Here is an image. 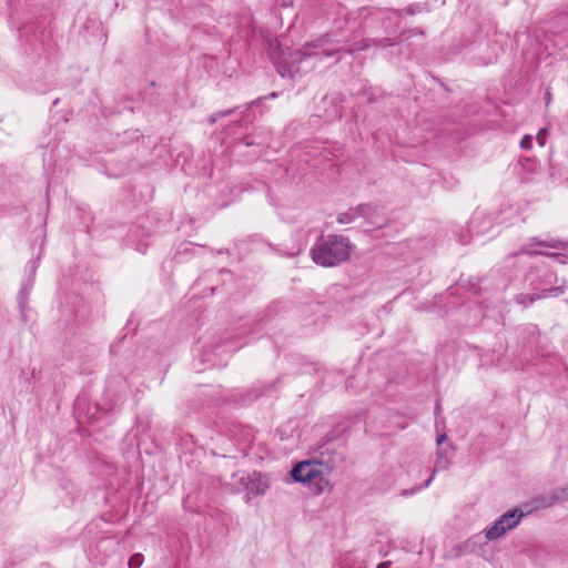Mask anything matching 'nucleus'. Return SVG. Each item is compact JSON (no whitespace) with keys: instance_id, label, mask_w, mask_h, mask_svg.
I'll list each match as a JSON object with an SVG mask.
<instances>
[{"instance_id":"obj_1","label":"nucleus","mask_w":568,"mask_h":568,"mask_svg":"<svg viewBox=\"0 0 568 568\" xmlns=\"http://www.w3.org/2000/svg\"><path fill=\"white\" fill-rule=\"evenodd\" d=\"M325 42H328L327 36H322L316 40L308 41L297 50L281 49L280 44L275 42L271 43L270 47L273 51L272 61L276 68L277 73L282 78H294L298 73V65L307 58L312 57L313 50L322 48Z\"/></svg>"},{"instance_id":"obj_2","label":"nucleus","mask_w":568,"mask_h":568,"mask_svg":"<svg viewBox=\"0 0 568 568\" xmlns=\"http://www.w3.org/2000/svg\"><path fill=\"white\" fill-rule=\"evenodd\" d=\"M354 245L348 237L329 234L322 236L311 248L313 261L323 267H333L349 260Z\"/></svg>"},{"instance_id":"obj_3","label":"nucleus","mask_w":568,"mask_h":568,"mask_svg":"<svg viewBox=\"0 0 568 568\" xmlns=\"http://www.w3.org/2000/svg\"><path fill=\"white\" fill-rule=\"evenodd\" d=\"M322 463L316 460H303L295 464L291 470L292 479L296 483L310 484L316 479L317 493H322L321 483L327 485L328 483L323 478V474L320 470Z\"/></svg>"},{"instance_id":"obj_4","label":"nucleus","mask_w":568,"mask_h":568,"mask_svg":"<svg viewBox=\"0 0 568 568\" xmlns=\"http://www.w3.org/2000/svg\"><path fill=\"white\" fill-rule=\"evenodd\" d=\"M524 513L520 508H514L503 514L491 527L486 529L485 536L488 540H496L504 536L507 531L514 529L521 518Z\"/></svg>"},{"instance_id":"obj_5","label":"nucleus","mask_w":568,"mask_h":568,"mask_svg":"<svg viewBox=\"0 0 568 568\" xmlns=\"http://www.w3.org/2000/svg\"><path fill=\"white\" fill-rule=\"evenodd\" d=\"M240 485L245 490V501L250 503L251 499L262 496L270 487L268 479L261 471H252L243 475L239 479Z\"/></svg>"},{"instance_id":"obj_6","label":"nucleus","mask_w":568,"mask_h":568,"mask_svg":"<svg viewBox=\"0 0 568 568\" xmlns=\"http://www.w3.org/2000/svg\"><path fill=\"white\" fill-rule=\"evenodd\" d=\"M357 213L359 217L365 220V223L374 229H382L387 223V217L383 212V207L373 203H362L357 205Z\"/></svg>"},{"instance_id":"obj_7","label":"nucleus","mask_w":568,"mask_h":568,"mask_svg":"<svg viewBox=\"0 0 568 568\" xmlns=\"http://www.w3.org/2000/svg\"><path fill=\"white\" fill-rule=\"evenodd\" d=\"M494 219L483 211H476L468 223V230L476 234H485L493 227Z\"/></svg>"},{"instance_id":"obj_8","label":"nucleus","mask_w":568,"mask_h":568,"mask_svg":"<svg viewBox=\"0 0 568 568\" xmlns=\"http://www.w3.org/2000/svg\"><path fill=\"white\" fill-rule=\"evenodd\" d=\"M326 36L328 37V42H325L324 45L321 48L322 53L325 57L336 55L337 58H336L335 63H339L341 54L345 53V50H347V48L345 47V44L342 41H339V40L333 41V40H331V37L328 34H326Z\"/></svg>"},{"instance_id":"obj_9","label":"nucleus","mask_w":568,"mask_h":568,"mask_svg":"<svg viewBox=\"0 0 568 568\" xmlns=\"http://www.w3.org/2000/svg\"><path fill=\"white\" fill-rule=\"evenodd\" d=\"M449 464H450V460L448 459V457L446 455V450L444 448L437 449L434 470H433L430 477L418 489L428 487L429 484L432 483V480L434 479L435 474L438 470H446V469H448Z\"/></svg>"},{"instance_id":"obj_10","label":"nucleus","mask_w":568,"mask_h":568,"mask_svg":"<svg viewBox=\"0 0 568 568\" xmlns=\"http://www.w3.org/2000/svg\"><path fill=\"white\" fill-rule=\"evenodd\" d=\"M33 285V277H28L27 283L20 288L18 293V305L21 312L22 321L27 322V307H28V297L30 294V290Z\"/></svg>"},{"instance_id":"obj_11","label":"nucleus","mask_w":568,"mask_h":568,"mask_svg":"<svg viewBox=\"0 0 568 568\" xmlns=\"http://www.w3.org/2000/svg\"><path fill=\"white\" fill-rule=\"evenodd\" d=\"M519 254H526V255H530V256H532V255H540V254H545V255H547V256L554 257V258H555V260H557V261H558V263H560V264H565V263H566V260H565V257H566V256H565L564 254H561V253H542V252H540V251H531V250L529 248V245H528V244L523 245V246L519 248V251H518V252H516V253H514L513 255H514V256H517V255H519Z\"/></svg>"},{"instance_id":"obj_12","label":"nucleus","mask_w":568,"mask_h":568,"mask_svg":"<svg viewBox=\"0 0 568 568\" xmlns=\"http://www.w3.org/2000/svg\"><path fill=\"white\" fill-rule=\"evenodd\" d=\"M566 281H562V284L549 288L541 290L539 294V298H548V297H558L565 293L566 290Z\"/></svg>"},{"instance_id":"obj_13","label":"nucleus","mask_w":568,"mask_h":568,"mask_svg":"<svg viewBox=\"0 0 568 568\" xmlns=\"http://www.w3.org/2000/svg\"><path fill=\"white\" fill-rule=\"evenodd\" d=\"M548 503L546 506H552L554 504L558 501L568 500V485L566 487L557 488L555 489L549 496H548Z\"/></svg>"},{"instance_id":"obj_14","label":"nucleus","mask_w":568,"mask_h":568,"mask_svg":"<svg viewBox=\"0 0 568 568\" xmlns=\"http://www.w3.org/2000/svg\"><path fill=\"white\" fill-rule=\"evenodd\" d=\"M530 245H537V246H544V247H550V248H558L564 247V243L556 239L550 240H541L537 236H534L530 239Z\"/></svg>"},{"instance_id":"obj_15","label":"nucleus","mask_w":568,"mask_h":568,"mask_svg":"<svg viewBox=\"0 0 568 568\" xmlns=\"http://www.w3.org/2000/svg\"><path fill=\"white\" fill-rule=\"evenodd\" d=\"M357 217H359V216L357 213V206H355V207H351L346 212L339 213L337 215L336 221L339 224H349V223H353Z\"/></svg>"},{"instance_id":"obj_16","label":"nucleus","mask_w":568,"mask_h":568,"mask_svg":"<svg viewBox=\"0 0 568 568\" xmlns=\"http://www.w3.org/2000/svg\"><path fill=\"white\" fill-rule=\"evenodd\" d=\"M540 300L538 293L534 294H524L520 293L516 295L515 301L518 305H521L523 307H529L531 304H534L536 301Z\"/></svg>"},{"instance_id":"obj_17","label":"nucleus","mask_w":568,"mask_h":568,"mask_svg":"<svg viewBox=\"0 0 568 568\" xmlns=\"http://www.w3.org/2000/svg\"><path fill=\"white\" fill-rule=\"evenodd\" d=\"M371 47H373V38H366L355 43L353 47L347 48L345 53L354 55L356 52L367 50Z\"/></svg>"},{"instance_id":"obj_18","label":"nucleus","mask_w":568,"mask_h":568,"mask_svg":"<svg viewBox=\"0 0 568 568\" xmlns=\"http://www.w3.org/2000/svg\"><path fill=\"white\" fill-rule=\"evenodd\" d=\"M400 42L399 38H373L374 47H393Z\"/></svg>"},{"instance_id":"obj_19","label":"nucleus","mask_w":568,"mask_h":568,"mask_svg":"<svg viewBox=\"0 0 568 568\" xmlns=\"http://www.w3.org/2000/svg\"><path fill=\"white\" fill-rule=\"evenodd\" d=\"M557 274L550 270L546 271L545 274L539 278V284L548 285L557 283Z\"/></svg>"},{"instance_id":"obj_20","label":"nucleus","mask_w":568,"mask_h":568,"mask_svg":"<svg viewBox=\"0 0 568 568\" xmlns=\"http://www.w3.org/2000/svg\"><path fill=\"white\" fill-rule=\"evenodd\" d=\"M143 560H144V557L142 554H140V552L133 554L129 558L128 567L129 568H140L143 564Z\"/></svg>"},{"instance_id":"obj_21","label":"nucleus","mask_w":568,"mask_h":568,"mask_svg":"<svg viewBox=\"0 0 568 568\" xmlns=\"http://www.w3.org/2000/svg\"><path fill=\"white\" fill-rule=\"evenodd\" d=\"M463 287L467 288L473 294H478L480 291L479 281L477 278L468 281L467 285L463 284Z\"/></svg>"},{"instance_id":"obj_22","label":"nucleus","mask_w":568,"mask_h":568,"mask_svg":"<svg viewBox=\"0 0 568 568\" xmlns=\"http://www.w3.org/2000/svg\"><path fill=\"white\" fill-rule=\"evenodd\" d=\"M532 146V138L530 135H525L520 140V148L525 150H529Z\"/></svg>"},{"instance_id":"obj_23","label":"nucleus","mask_w":568,"mask_h":568,"mask_svg":"<svg viewBox=\"0 0 568 568\" xmlns=\"http://www.w3.org/2000/svg\"><path fill=\"white\" fill-rule=\"evenodd\" d=\"M276 97H277V93H276V92H272V93H270L267 97H260V98H257L256 100H254V101H252L251 103H248V104H247V106L258 105V104L262 102V100H264V99H268V98H270V99H274V98H276Z\"/></svg>"},{"instance_id":"obj_24","label":"nucleus","mask_w":568,"mask_h":568,"mask_svg":"<svg viewBox=\"0 0 568 568\" xmlns=\"http://www.w3.org/2000/svg\"><path fill=\"white\" fill-rule=\"evenodd\" d=\"M547 134V129H541L537 134V141L540 145L545 144V135Z\"/></svg>"},{"instance_id":"obj_25","label":"nucleus","mask_w":568,"mask_h":568,"mask_svg":"<svg viewBox=\"0 0 568 568\" xmlns=\"http://www.w3.org/2000/svg\"><path fill=\"white\" fill-rule=\"evenodd\" d=\"M219 119H221V116H220L219 112H215V113H212V114L209 115L207 122L211 125H213V124H215L217 122Z\"/></svg>"},{"instance_id":"obj_26","label":"nucleus","mask_w":568,"mask_h":568,"mask_svg":"<svg viewBox=\"0 0 568 568\" xmlns=\"http://www.w3.org/2000/svg\"><path fill=\"white\" fill-rule=\"evenodd\" d=\"M236 108L219 111L221 118L231 115L235 112Z\"/></svg>"},{"instance_id":"obj_27","label":"nucleus","mask_w":568,"mask_h":568,"mask_svg":"<svg viewBox=\"0 0 568 568\" xmlns=\"http://www.w3.org/2000/svg\"><path fill=\"white\" fill-rule=\"evenodd\" d=\"M447 439L446 434H439L436 438L437 446H440Z\"/></svg>"},{"instance_id":"obj_28","label":"nucleus","mask_w":568,"mask_h":568,"mask_svg":"<svg viewBox=\"0 0 568 568\" xmlns=\"http://www.w3.org/2000/svg\"><path fill=\"white\" fill-rule=\"evenodd\" d=\"M442 413V406L439 402H436L434 414L436 417H438Z\"/></svg>"},{"instance_id":"obj_29","label":"nucleus","mask_w":568,"mask_h":568,"mask_svg":"<svg viewBox=\"0 0 568 568\" xmlns=\"http://www.w3.org/2000/svg\"><path fill=\"white\" fill-rule=\"evenodd\" d=\"M242 141H243V143H244L246 146H250V145H253V144H254L253 140H252L250 136H245V138H243V140H242Z\"/></svg>"},{"instance_id":"obj_30","label":"nucleus","mask_w":568,"mask_h":568,"mask_svg":"<svg viewBox=\"0 0 568 568\" xmlns=\"http://www.w3.org/2000/svg\"><path fill=\"white\" fill-rule=\"evenodd\" d=\"M406 12H407L408 14H415V13H416V9H415V7L412 4V6H408V7L406 8Z\"/></svg>"},{"instance_id":"obj_31","label":"nucleus","mask_w":568,"mask_h":568,"mask_svg":"<svg viewBox=\"0 0 568 568\" xmlns=\"http://www.w3.org/2000/svg\"><path fill=\"white\" fill-rule=\"evenodd\" d=\"M36 270H37V263H36V262H32V263H31V274H30V276H29V277H33V278H34Z\"/></svg>"},{"instance_id":"obj_32","label":"nucleus","mask_w":568,"mask_h":568,"mask_svg":"<svg viewBox=\"0 0 568 568\" xmlns=\"http://www.w3.org/2000/svg\"><path fill=\"white\" fill-rule=\"evenodd\" d=\"M389 566H390L389 561H384V562L378 564L377 568H389Z\"/></svg>"},{"instance_id":"obj_33","label":"nucleus","mask_w":568,"mask_h":568,"mask_svg":"<svg viewBox=\"0 0 568 568\" xmlns=\"http://www.w3.org/2000/svg\"><path fill=\"white\" fill-rule=\"evenodd\" d=\"M146 247H148V244H146V243H145V244H142V243H141V244H139V246H138V251L144 252Z\"/></svg>"},{"instance_id":"obj_34","label":"nucleus","mask_w":568,"mask_h":568,"mask_svg":"<svg viewBox=\"0 0 568 568\" xmlns=\"http://www.w3.org/2000/svg\"><path fill=\"white\" fill-rule=\"evenodd\" d=\"M219 254H223V253H229V250L227 248H222L217 252Z\"/></svg>"},{"instance_id":"obj_35","label":"nucleus","mask_w":568,"mask_h":568,"mask_svg":"<svg viewBox=\"0 0 568 568\" xmlns=\"http://www.w3.org/2000/svg\"><path fill=\"white\" fill-rule=\"evenodd\" d=\"M331 439H332V437L329 436V434H327V435L325 436V442L327 443V442H329Z\"/></svg>"},{"instance_id":"obj_36","label":"nucleus","mask_w":568,"mask_h":568,"mask_svg":"<svg viewBox=\"0 0 568 568\" xmlns=\"http://www.w3.org/2000/svg\"><path fill=\"white\" fill-rule=\"evenodd\" d=\"M460 242H462L463 244H467V243H468V240H460Z\"/></svg>"},{"instance_id":"obj_37","label":"nucleus","mask_w":568,"mask_h":568,"mask_svg":"<svg viewBox=\"0 0 568 568\" xmlns=\"http://www.w3.org/2000/svg\"><path fill=\"white\" fill-rule=\"evenodd\" d=\"M415 490H416V489L410 490V491H409V494H414V491H415ZM404 494H405V495H407V494H408V491H405Z\"/></svg>"},{"instance_id":"obj_38","label":"nucleus","mask_w":568,"mask_h":568,"mask_svg":"<svg viewBox=\"0 0 568 568\" xmlns=\"http://www.w3.org/2000/svg\"><path fill=\"white\" fill-rule=\"evenodd\" d=\"M547 95H548V97H547V100H548V102H549V101H550V93L548 92V93H547Z\"/></svg>"},{"instance_id":"obj_39","label":"nucleus","mask_w":568,"mask_h":568,"mask_svg":"<svg viewBox=\"0 0 568 568\" xmlns=\"http://www.w3.org/2000/svg\"><path fill=\"white\" fill-rule=\"evenodd\" d=\"M241 346H234L232 351L239 349Z\"/></svg>"}]
</instances>
